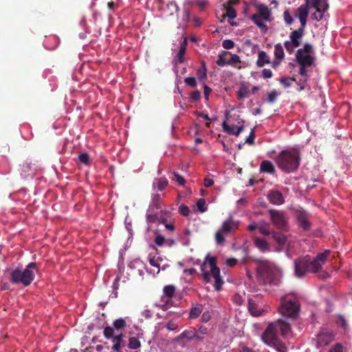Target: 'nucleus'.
<instances>
[{
	"label": "nucleus",
	"instance_id": "1",
	"mask_svg": "<svg viewBox=\"0 0 352 352\" xmlns=\"http://www.w3.org/2000/svg\"><path fill=\"white\" fill-rule=\"evenodd\" d=\"M329 254V250H325L324 252L318 254L314 260H311L308 255L297 258L294 261L295 275L300 278L307 273L317 272L324 263V261Z\"/></svg>",
	"mask_w": 352,
	"mask_h": 352
},
{
	"label": "nucleus",
	"instance_id": "2",
	"mask_svg": "<svg viewBox=\"0 0 352 352\" xmlns=\"http://www.w3.org/2000/svg\"><path fill=\"white\" fill-rule=\"evenodd\" d=\"M290 332V324L285 320L278 319L267 326L261 339L268 346H276L278 344L279 336L287 338Z\"/></svg>",
	"mask_w": 352,
	"mask_h": 352
},
{
	"label": "nucleus",
	"instance_id": "3",
	"mask_svg": "<svg viewBox=\"0 0 352 352\" xmlns=\"http://www.w3.org/2000/svg\"><path fill=\"white\" fill-rule=\"evenodd\" d=\"M258 279L264 285L278 286L281 282L280 270L269 261H261L257 267Z\"/></svg>",
	"mask_w": 352,
	"mask_h": 352
},
{
	"label": "nucleus",
	"instance_id": "4",
	"mask_svg": "<svg viewBox=\"0 0 352 352\" xmlns=\"http://www.w3.org/2000/svg\"><path fill=\"white\" fill-rule=\"evenodd\" d=\"M275 162L282 171L290 173L296 171L299 167L300 153L294 149L283 150L276 156Z\"/></svg>",
	"mask_w": 352,
	"mask_h": 352
},
{
	"label": "nucleus",
	"instance_id": "5",
	"mask_svg": "<svg viewBox=\"0 0 352 352\" xmlns=\"http://www.w3.org/2000/svg\"><path fill=\"white\" fill-rule=\"evenodd\" d=\"M204 280L209 283L212 278L214 280V287L217 291H220L223 284V280L220 274V270L217 267V260L214 256H208L201 266Z\"/></svg>",
	"mask_w": 352,
	"mask_h": 352
},
{
	"label": "nucleus",
	"instance_id": "6",
	"mask_svg": "<svg viewBox=\"0 0 352 352\" xmlns=\"http://www.w3.org/2000/svg\"><path fill=\"white\" fill-rule=\"evenodd\" d=\"M37 270L36 263H30L24 270L16 267L11 271L10 280L13 284H21L24 287H28L34 280L35 272Z\"/></svg>",
	"mask_w": 352,
	"mask_h": 352
},
{
	"label": "nucleus",
	"instance_id": "7",
	"mask_svg": "<svg viewBox=\"0 0 352 352\" xmlns=\"http://www.w3.org/2000/svg\"><path fill=\"white\" fill-rule=\"evenodd\" d=\"M299 311V300L295 294H287L281 298L278 311L282 316L295 319L298 317Z\"/></svg>",
	"mask_w": 352,
	"mask_h": 352
},
{
	"label": "nucleus",
	"instance_id": "8",
	"mask_svg": "<svg viewBox=\"0 0 352 352\" xmlns=\"http://www.w3.org/2000/svg\"><path fill=\"white\" fill-rule=\"evenodd\" d=\"M296 60L300 66L299 74L302 76H307V67L314 63V51L313 46L309 43H305L302 48H300L296 53Z\"/></svg>",
	"mask_w": 352,
	"mask_h": 352
},
{
	"label": "nucleus",
	"instance_id": "9",
	"mask_svg": "<svg viewBox=\"0 0 352 352\" xmlns=\"http://www.w3.org/2000/svg\"><path fill=\"white\" fill-rule=\"evenodd\" d=\"M239 227V221H234L232 216H230L222 223L221 228L215 234V241L217 244L222 245L225 242V235L237 230Z\"/></svg>",
	"mask_w": 352,
	"mask_h": 352
},
{
	"label": "nucleus",
	"instance_id": "10",
	"mask_svg": "<svg viewBox=\"0 0 352 352\" xmlns=\"http://www.w3.org/2000/svg\"><path fill=\"white\" fill-rule=\"evenodd\" d=\"M265 302L261 295L257 294L250 296L248 300V309L253 317L263 316L267 311L265 309Z\"/></svg>",
	"mask_w": 352,
	"mask_h": 352
},
{
	"label": "nucleus",
	"instance_id": "11",
	"mask_svg": "<svg viewBox=\"0 0 352 352\" xmlns=\"http://www.w3.org/2000/svg\"><path fill=\"white\" fill-rule=\"evenodd\" d=\"M103 334L107 339L111 340V342H113L111 349L113 351L122 352L121 349L124 346L123 333H120L118 334H116V333H114L113 328L108 326L104 329Z\"/></svg>",
	"mask_w": 352,
	"mask_h": 352
},
{
	"label": "nucleus",
	"instance_id": "12",
	"mask_svg": "<svg viewBox=\"0 0 352 352\" xmlns=\"http://www.w3.org/2000/svg\"><path fill=\"white\" fill-rule=\"evenodd\" d=\"M269 214L272 223L277 229L281 230H287V220L283 212L276 210H269Z\"/></svg>",
	"mask_w": 352,
	"mask_h": 352
},
{
	"label": "nucleus",
	"instance_id": "13",
	"mask_svg": "<svg viewBox=\"0 0 352 352\" xmlns=\"http://www.w3.org/2000/svg\"><path fill=\"white\" fill-rule=\"evenodd\" d=\"M335 333L333 331L323 328L320 330L316 336V346L320 348L328 345L334 338Z\"/></svg>",
	"mask_w": 352,
	"mask_h": 352
},
{
	"label": "nucleus",
	"instance_id": "14",
	"mask_svg": "<svg viewBox=\"0 0 352 352\" xmlns=\"http://www.w3.org/2000/svg\"><path fill=\"white\" fill-rule=\"evenodd\" d=\"M295 216L299 227L304 231H308L311 228V223L309 221L310 215L302 208L296 210Z\"/></svg>",
	"mask_w": 352,
	"mask_h": 352
},
{
	"label": "nucleus",
	"instance_id": "15",
	"mask_svg": "<svg viewBox=\"0 0 352 352\" xmlns=\"http://www.w3.org/2000/svg\"><path fill=\"white\" fill-rule=\"evenodd\" d=\"M310 1L311 0H305V3L302 4L296 11L295 16L299 19L300 27L302 28H305L307 25V19L310 9Z\"/></svg>",
	"mask_w": 352,
	"mask_h": 352
},
{
	"label": "nucleus",
	"instance_id": "16",
	"mask_svg": "<svg viewBox=\"0 0 352 352\" xmlns=\"http://www.w3.org/2000/svg\"><path fill=\"white\" fill-rule=\"evenodd\" d=\"M244 121L243 120H241V121L239 122V124H241V125L236 126V125H230L228 124L226 121H224L222 123V127L223 129V131L230 134L238 136L241 132L244 130V126H243Z\"/></svg>",
	"mask_w": 352,
	"mask_h": 352
},
{
	"label": "nucleus",
	"instance_id": "17",
	"mask_svg": "<svg viewBox=\"0 0 352 352\" xmlns=\"http://www.w3.org/2000/svg\"><path fill=\"white\" fill-rule=\"evenodd\" d=\"M267 198L270 204L275 206H280L285 203V198L283 194L277 190L269 191Z\"/></svg>",
	"mask_w": 352,
	"mask_h": 352
},
{
	"label": "nucleus",
	"instance_id": "18",
	"mask_svg": "<svg viewBox=\"0 0 352 352\" xmlns=\"http://www.w3.org/2000/svg\"><path fill=\"white\" fill-rule=\"evenodd\" d=\"M159 210L153 209L152 208H148L146 214V222L148 224V230L149 229L150 225L156 222H160L161 218L159 217Z\"/></svg>",
	"mask_w": 352,
	"mask_h": 352
},
{
	"label": "nucleus",
	"instance_id": "19",
	"mask_svg": "<svg viewBox=\"0 0 352 352\" xmlns=\"http://www.w3.org/2000/svg\"><path fill=\"white\" fill-rule=\"evenodd\" d=\"M257 10L258 13L256 14L263 19L265 21L270 22L272 20V12L267 6L263 4L258 5Z\"/></svg>",
	"mask_w": 352,
	"mask_h": 352
},
{
	"label": "nucleus",
	"instance_id": "20",
	"mask_svg": "<svg viewBox=\"0 0 352 352\" xmlns=\"http://www.w3.org/2000/svg\"><path fill=\"white\" fill-rule=\"evenodd\" d=\"M187 339L188 340H192L194 338H198L199 340L202 339V337L198 335L197 331L194 329L185 330L179 336H178L176 338V341H179L182 339Z\"/></svg>",
	"mask_w": 352,
	"mask_h": 352
},
{
	"label": "nucleus",
	"instance_id": "21",
	"mask_svg": "<svg viewBox=\"0 0 352 352\" xmlns=\"http://www.w3.org/2000/svg\"><path fill=\"white\" fill-rule=\"evenodd\" d=\"M168 184V179L164 177L155 178L152 184L153 190H157L159 191H163Z\"/></svg>",
	"mask_w": 352,
	"mask_h": 352
},
{
	"label": "nucleus",
	"instance_id": "22",
	"mask_svg": "<svg viewBox=\"0 0 352 352\" xmlns=\"http://www.w3.org/2000/svg\"><path fill=\"white\" fill-rule=\"evenodd\" d=\"M260 172L270 175H274L276 172L275 167L270 160H263L260 164Z\"/></svg>",
	"mask_w": 352,
	"mask_h": 352
},
{
	"label": "nucleus",
	"instance_id": "23",
	"mask_svg": "<svg viewBox=\"0 0 352 352\" xmlns=\"http://www.w3.org/2000/svg\"><path fill=\"white\" fill-rule=\"evenodd\" d=\"M128 267L131 270H138L139 274L143 276L145 265L140 259L136 258L130 261L128 264Z\"/></svg>",
	"mask_w": 352,
	"mask_h": 352
},
{
	"label": "nucleus",
	"instance_id": "24",
	"mask_svg": "<svg viewBox=\"0 0 352 352\" xmlns=\"http://www.w3.org/2000/svg\"><path fill=\"white\" fill-rule=\"evenodd\" d=\"M304 30L305 28L300 27L298 30H293L289 34V41L300 45L304 34Z\"/></svg>",
	"mask_w": 352,
	"mask_h": 352
},
{
	"label": "nucleus",
	"instance_id": "25",
	"mask_svg": "<svg viewBox=\"0 0 352 352\" xmlns=\"http://www.w3.org/2000/svg\"><path fill=\"white\" fill-rule=\"evenodd\" d=\"M272 236L280 248H284L287 245V239L285 234L277 232H272Z\"/></svg>",
	"mask_w": 352,
	"mask_h": 352
},
{
	"label": "nucleus",
	"instance_id": "26",
	"mask_svg": "<svg viewBox=\"0 0 352 352\" xmlns=\"http://www.w3.org/2000/svg\"><path fill=\"white\" fill-rule=\"evenodd\" d=\"M250 19H251L254 24H256L261 30L263 34H265L268 30L267 26L264 24L263 19L259 17V16L256 14H252L250 16Z\"/></svg>",
	"mask_w": 352,
	"mask_h": 352
},
{
	"label": "nucleus",
	"instance_id": "27",
	"mask_svg": "<svg viewBox=\"0 0 352 352\" xmlns=\"http://www.w3.org/2000/svg\"><path fill=\"white\" fill-rule=\"evenodd\" d=\"M161 195L157 193H153L151 195V201L148 206V208H152L155 210H160L162 208L161 206Z\"/></svg>",
	"mask_w": 352,
	"mask_h": 352
},
{
	"label": "nucleus",
	"instance_id": "28",
	"mask_svg": "<svg viewBox=\"0 0 352 352\" xmlns=\"http://www.w3.org/2000/svg\"><path fill=\"white\" fill-rule=\"evenodd\" d=\"M310 8H314L315 9H320L323 11H327L328 8V4L327 0H311Z\"/></svg>",
	"mask_w": 352,
	"mask_h": 352
},
{
	"label": "nucleus",
	"instance_id": "29",
	"mask_svg": "<svg viewBox=\"0 0 352 352\" xmlns=\"http://www.w3.org/2000/svg\"><path fill=\"white\" fill-rule=\"evenodd\" d=\"M254 245L261 252H264L270 250V245L266 240L258 237L254 238Z\"/></svg>",
	"mask_w": 352,
	"mask_h": 352
},
{
	"label": "nucleus",
	"instance_id": "30",
	"mask_svg": "<svg viewBox=\"0 0 352 352\" xmlns=\"http://www.w3.org/2000/svg\"><path fill=\"white\" fill-rule=\"evenodd\" d=\"M176 288L173 285L164 286L163 289V297L167 298L166 302H168L175 295Z\"/></svg>",
	"mask_w": 352,
	"mask_h": 352
},
{
	"label": "nucleus",
	"instance_id": "31",
	"mask_svg": "<svg viewBox=\"0 0 352 352\" xmlns=\"http://www.w3.org/2000/svg\"><path fill=\"white\" fill-rule=\"evenodd\" d=\"M187 41L184 38V41L181 43L179 50L176 56L177 61L179 63L184 62V55L186 50Z\"/></svg>",
	"mask_w": 352,
	"mask_h": 352
},
{
	"label": "nucleus",
	"instance_id": "32",
	"mask_svg": "<svg viewBox=\"0 0 352 352\" xmlns=\"http://www.w3.org/2000/svg\"><path fill=\"white\" fill-rule=\"evenodd\" d=\"M270 63V58L264 51H261L258 53V60L256 61V65L258 67H262L266 64Z\"/></svg>",
	"mask_w": 352,
	"mask_h": 352
},
{
	"label": "nucleus",
	"instance_id": "33",
	"mask_svg": "<svg viewBox=\"0 0 352 352\" xmlns=\"http://www.w3.org/2000/svg\"><path fill=\"white\" fill-rule=\"evenodd\" d=\"M228 65H231L235 68L241 69V60L239 55L236 54H231V57L230 59L227 60Z\"/></svg>",
	"mask_w": 352,
	"mask_h": 352
},
{
	"label": "nucleus",
	"instance_id": "34",
	"mask_svg": "<svg viewBox=\"0 0 352 352\" xmlns=\"http://www.w3.org/2000/svg\"><path fill=\"white\" fill-rule=\"evenodd\" d=\"M126 318H118L114 320L113 323V327H111V328H113L114 333H116V331H118L119 330L122 329L126 324Z\"/></svg>",
	"mask_w": 352,
	"mask_h": 352
},
{
	"label": "nucleus",
	"instance_id": "35",
	"mask_svg": "<svg viewBox=\"0 0 352 352\" xmlns=\"http://www.w3.org/2000/svg\"><path fill=\"white\" fill-rule=\"evenodd\" d=\"M274 56L276 59L281 60L284 58L285 53L283 47L280 43H278L274 46Z\"/></svg>",
	"mask_w": 352,
	"mask_h": 352
},
{
	"label": "nucleus",
	"instance_id": "36",
	"mask_svg": "<svg viewBox=\"0 0 352 352\" xmlns=\"http://www.w3.org/2000/svg\"><path fill=\"white\" fill-rule=\"evenodd\" d=\"M141 346L139 339L136 337H130L129 339L128 347L130 349L135 350Z\"/></svg>",
	"mask_w": 352,
	"mask_h": 352
},
{
	"label": "nucleus",
	"instance_id": "37",
	"mask_svg": "<svg viewBox=\"0 0 352 352\" xmlns=\"http://www.w3.org/2000/svg\"><path fill=\"white\" fill-rule=\"evenodd\" d=\"M202 311V305H197L196 306L192 307L190 310V318H197Z\"/></svg>",
	"mask_w": 352,
	"mask_h": 352
},
{
	"label": "nucleus",
	"instance_id": "38",
	"mask_svg": "<svg viewBox=\"0 0 352 352\" xmlns=\"http://www.w3.org/2000/svg\"><path fill=\"white\" fill-rule=\"evenodd\" d=\"M206 67L204 62H202L201 66L197 70L196 74L197 78L200 80H202L206 77Z\"/></svg>",
	"mask_w": 352,
	"mask_h": 352
},
{
	"label": "nucleus",
	"instance_id": "39",
	"mask_svg": "<svg viewBox=\"0 0 352 352\" xmlns=\"http://www.w3.org/2000/svg\"><path fill=\"white\" fill-rule=\"evenodd\" d=\"M230 54L228 52L224 51L221 54H220L218 56V58L216 61V63L219 67H223L225 65H228L227 60L225 58V56Z\"/></svg>",
	"mask_w": 352,
	"mask_h": 352
},
{
	"label": "nucleus",
	"instance_id": "40",
	"mask_svg": "<svg viewBox=\"0 0 352 352\" xmlns=\"http://www.w3.org/2000/svg\"><path fill=\"white\" fill-rule=\"evenodd\" d=\"M284 46H285L287 52L289 54H292L294 53L295 49L298 47L300 45H298V44H296L295 43H292L290 41H286L284 43Z\"/></svg>",
	"mask_w": 352,
	"mask_h": 352
},
{
	"label": "nucleus",
	"instance_id": "41",
	"mask_svg": "<svg viewBox=\"0 0 352 352\" xmlns=\"http://www.w3.org/2000/svg\"><path fill=\"white\" fill-rule=\"evenodd\" d=\"M166 8L168 10V14L173 15L174 13L179 11V7L175 1L169 2L166 5Z\"/></svg>",
	"mask_w": 352,
	"mask_h": 352
},
{
	"label": "nucleus",
	"instance_id": "42",
	"mask_svg": "<svg viewBox=\"0 0 352 352\" xmlns=\"http://www.w3.org/2000/svg\"><path fill=\"white\" fill-rule=\"evenodd\" d=\"M160 223L163 224L166 229L170 232H173L175 229L174 223L170 221L168 222V220L165 218H161Z\"/></svg>",
	"mask_w": 352,
	"mask_h": 352
},
{
	"label": "nucleus",
	"instance_id": "43",
	"mask_svg": "<svg viewBox=\"0 0 352 352\" xmlns=\"http://www.w3.org/2000/svg\"><path fill=\"white\" fill-rule=\"evenodd\" d=\"M326 11H323L320 9H316V12H314L311 16V19L316 21H320L322 19L323 14Z\"/></svg>",
	"mask_w": 352,
	"mask_h": 352
},
{
	"label": "nucleus",
	"instance_id": "44",
	"mask_svg": "<svg viewBox=\"0 0 352 352\" xmlns=\"http://www.w3.org/2000/svg\"><path fill=\"white\" fill-rule=\"evenodd\" d=\"M237 95L239 100L247 98L248 96V89L244 86L241 87L237 91Z\"/></svg>",
	"mask_w": 352,
	"mask_h": 352
},
{
	"label": "nucleus",
	"instance_id": "45",
	"mask_svg": "<svg viewBox=\"0 0 352 352\" xmlns=\"http://www.w3.org/2000/svg\"><path fill=\"white\" fill-rule=\"evenodd\" d=\"M278 96V94L276 90L273 89L270 93H268L267 101L270 103H274L276 101Z\"/></svg>",
	"mask_w": 352,
	"mask_h": 352
},
{
	"label": "nucleus",
	"instance_id": "46",
	"mask_svg": "<svg viewBox=\"0 0 352 352\" xmlns=\"http://www.w3.org/2000/svg\"><path fill=\"white\" fill-rule=\"evenodd\" d=\"M292 81H295V79L289 77H283L280 80V84L285 88L290 87Z\"/></svg>",
	"mask_w": 352,
	"mask_h": 352
},
{
	"label": "nucleus",
	"instance_id": "47",
	"mask_svg": "<svg viewBox=\"0 0 352 352\" xmlns=\"http://www.w3.org/2000/svg\"><path fill=\"white\" fill-rule=\"evenodd\" d=\"M197 207L201 212H204L207 210L206 207V201L203 198H200L197 201Z\"/></svg>",
	"mask_w": 352,
	"mask_h": 352
},
{
	"label": "nucleus",
	"instance_id": "48",
	"mask_svg": "<svg viewBox=\"0 0 352 352\" xmlns=\"http://www.w3.org/2000/svg\"><path fill=\"white\" fill-rule=\"evenodd\" d=\"M283 19L284 21L287 25H292L294 22L293 17L292 16L291 14L289 13L288 10H286L283 12Z\"/></svg>",
	"mask_w": 352,
	"mask_h": 352
},
{
	"label": "nucleus",
	"instance_id": "49",
	"mask_svg": "<svg viewBox=\"0 0 352 352\" xmlns=\"http://www.w3.org/2000/svg\"><path fill=\"white\" fill-rule=\"evenodd\" d=\"M173 180L180 186H184L186 183L185 179L176 172L173 173Z\"/></svg>",
	"mask_w": 352,
	"mask_h": 352
},
{
	"label": "nucleus",
	"instance_id": "50",
	"mask_svg": "<svg viewBox=\"0 0 352 352\" xmlns=\"http://www.w3.org/2000/svg\"><path fill=\"white\" fill-rule=\"evenodd\" d=\"M337 324L341 327L344 330H346L347 329V322H346V320H345V318H344V316H342V315H338V319H337Z\"/></svg>",
	"mask_w": 352,
	"mask_h": 352
},
{
	"label": "nucleus",
	"instance_id": "51",
	"mask_svg": "<svg viewBox=\"0 0 352 352\" xmlns=\"http://www.w3.org/2000/svg\"><path fill=\"white\" fill-rule=\"evenodd\" d=\"M201 98V92L198 90L192 91L190 94V100L191 102H197Z\"/></svg>",
	"mask_w": 352,
	"mask_h": 352
},
{
	"label": "nucleus",
	"instance_id": "52",
	"mask_svg": "<svg viewBox=\"0 0 352 352\" xmlns=\"http://www.w3.org/2000/svg\"><path fill=\"white\" fill-rule=\"evenodd\" d=\"M232 301L234 304H236V305H241L244 302V298H243L242 296H241L240 294H235L232 296Z\"/></svg>",
	"mask_w": 352,
	"mask_h": 352
},
{
	"label": "nucleus",
	"instance_id": "53",
	"mask_svg": "<svg viewBox=\"0 0 352 352\" xmlns=\"http://www.w3.org/2000/svg\"><path fill=\"white\" fill-rule=\"evenodd\" d=\"M222 47L226 50H230L234 47V43L230 39H226L222 42Z\"/></svg>",
	"mask_w": 352,
	"mask_h": 352
},
{
	"label": "nucleus",
	"instance_id": "54",
	"mask_svg": "<svg viewBox=\"0 0 352 352\" xmlns=\"http://www.w3.org/2000/svg\"><path fill=\"white\" fill-rule=\"evenodd\" d=\"M329 352H345L341 343H336L329 349Z\"/></svg>",
	"mask_w": 352,
	"mask_h": 352
},
{
	"label": "nucleus",
	"instance_id": "55",
	"mask_svg": "<svg viewBox=\"0 0 352 352\" xmlns=\"http://www.w3.org/2000/svg\"><path fill=\"white\" fill-rule=\"evenodd\" d=\"M184 82L191 87H195L197 85L195 77H187L184 79Z\"/></svg>",
	"mask_w": 352,
	"mask_h": 352
},
{
	"label": "nucleus",
	"instance_id": "56",
	"mask_svg": "<svg viewBox=\"0 0 352 352\" xmlns=\"http://www.w3.org/2000/svg\"><path fill=\"white\" fill-rule=\"evenodd\" d=\"M179 212L184 217H188L190 213V210L187 206L182 204L179 207Z\"/></svg>",
	"mask_w": 352,
	"mask_h": 352
},
{
	"label": "nucleus",
	"instance_id": "57",
	"mask_svg": "<svg viewBox=\"0 0 352 352\" xmlns=\"http://www.w3.org/2000/svg\"><path fill=\"white\" fill-rule=\"evenodd\" d=\"M226 16L230 19H233L236 18V12L235 10V9L232 7H228L226 9Z\"/></svg>",
	"mask_w": 352,
	"mask_h": 352
},
{
	"label": "nucleus",
	"instance_id": "58",
	"mask_svg": "<svg viewBox=\"0 0 352 352\" xmlns=\"http://www.w3.org/2000/svg\"><path fill=\"white\" fill-rule=\"evenodd\" d=\"M78 159L82 163L88 164L89 162V155L87 153H83L79 155Z\"/></svg>",
	"mask_w": 352,
	"mask_h": 352
},
{
	"label": "nucleus",
	"instance_id": "59",
	"mask_svg": "<svg viewBox=\"0 0 352 352\" xmlns=\"http://www.w3.org/2000/svg\"><path fill=\"white\" fill-rule=\"evenodd\" d=\"M255 135L254 129H252L250 133L249 136L245 139V142L248 144H253L254 142Z\"/></svg>",
	"mask_w": 352,
	"mask_h": 352
},
{
	"label": "nucleus",
	"instance_id": "60",
	"mask_svg": "<svg viewBox=\"0 0 352 352\" xmlns=\"http://www.w3.org/2000/svg\"><path fill=\"white\" fill-rule=\"evenodd\" d=\"M149 263L150 264L153 266V267H157L158 268V270H157V273H159L160 272V263H159V257H157V258H155V257H150L149 258Z\"/></svg>",
	"mask_w": 352,
	"mask_h": 352
},
{
	"label": "nucleus",
	"instance_id": "61",
	"mask_svg": "<svg viewBox=\"0 0 352 352\" xmlns=\"http://www.w3.org/2000/svg\"><path fill=\"white\" fill-rule=\"evenodd\" d=\"M258 231L261 234L265 235V236H269L270 234H272V232L270 231L269 229H267L264 226H260L258 228Z\"/></svg>",
	"mask_w": 352,
	"mask_h": 352
},
{
	"label": "nucleus",
	"instance_id": "62",
	"mask_svg": "<svg viewBox=\"0 0 352 352\" xmlns=\"http://www.w3.org/2000/svg\"><path fill=\"white\" fill-rule=\"evenodd\" d=\"M165 241V239L162 235H157L155 236V243L158 246H162Z\"/></svg>",
	"mask_w": 352,
	"mask_h": 352
},
{
	"label": "nucleus",
	"instance_id": "63",
	"mask_svg": "<svg viewBox=\"0 0 352 352\" xmlns=\"http://www.w3.org/2000/svg\"><path fill=\"white\" fill-rule=\"evenodd\" d=\"M166 327L168 330H169V331H174V330L177 329L178 324L176 322H173V321H169L166 324Z\"/></svg>",
	"mask_w": 352,
	"mask_h": 352
},
{
	"label": "nucleus",
	"instance_id": "64",
	"mask_svg": "<svg viewBox=\"0 0 352 352\" xmlns=\"http://www.w3.org/2000/svg\"><path fill=\"white\" fill-rule=\"evenodd\" d=\"M272 76V72L270 69H263L262 70V77L263 78H270Z\"/></svg>",
	"mask_w": 352,
	"mask_h": 352
}]
</instances>
